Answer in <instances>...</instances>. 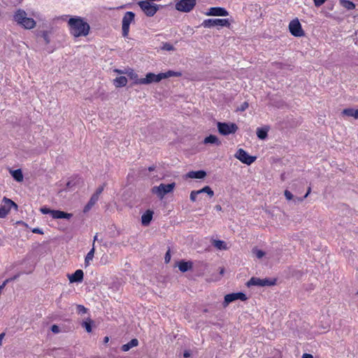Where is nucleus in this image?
Masks as SVG:
<instances>
[{
	"instance_id": "obj_3",
	"label": "nucleus",
	"mask_w": 358,
	"mask_h": 358,
	"mask_svg": "<svg viewBox=\"0 0 358 358\" xmlns=\"http://www.w3.org/2000/svg\"><path fill=\"white\" fill-rule=\"evenodd\" d=\"M14 21L20 27L26 29H34L36 25V21L27 16V13L22 9L17 10L13 15Z\"/></svg>"
},
{
	"instance_id": "obj_16",
	"label": "nucleus",
	"mask_w": 358,
	"mask_h": 358,
	"mask_svg": "<svg viewBox=\"0 0 358 358\" xmlns=\"http://www.w3.org/2000/svg\"><path fill=\"white\" fill-rule=\"evenodd\" d=\"M206 16H221L225 17L229 15V12L222 7H210L205 13Z\"/></svg>"
},
{
	"instance_id": "obj_23",
	"label": "nucleus",
	"mask_w": 358,
	"mask_h": 358,
	"mask_svg": "<svg viewBox=\"0 0 358 358\" xmlns=\"http://www.w3.org/2000/svg\"><path fill=\"white\" fill-rule=\"evenodd\" d=\"M128 80L125 76H119L113 80L114 86L117 88L125 87L127 85Z\"/></svg>"
},
{
	"instance_id": "obj_13",
	"label": "nucleus",
	"mask_w": 358,
	"mask_h": 358,
	"mask_svg": "<svg viewBox=\"0 0 358 358\" xmlns=\"http://www.w3.org/2000/svg\"><path fill=\"white\" fill-rule=\"evenodd\" d=\"M248 299L247 296L243 292L231 293L225 295L223 306L227 307L230 303L237 300L245 301Z\"/></svg>"
},
{
	"instance_id": "obj_8",
	"label": "nucleus",
	"mask_w": 358,
	"mask_h": 358,
	"mask_svg": "<svg viewBox=\"0 0 358 358\" xmlns=\"http://www.w3.org/2000/svg\"><path fill=\"white\" fill-rule=\"evenodd\" d=\"M217 127L219 133L223 136L235 134L238 130V126L233 122H217Z\"/></svg>"
},
{
	"instance_id": "obj_51",
	"label": "nucleus",
	"mask_w": 358,
	"mask_h": 358,
	"mask_svg": "<svg viewBox=\"0 0 358 358\" xmlns=\"http://www.w3.org/2000/svg\"><path fill=\"white\" fill-rule=\"evenodd\" d=\"M216 208H217V210H221V207H220V206H216Z\"/></svg>"
},
{
	"instance_id": "obj_12",
	"label": "nucleus",
	"mask_w": 358,
	"mask_h": 358,
	"mask_svg": "<svg viewBox=\"0 0 358 358\" xmlns=\"http://www.w3.org/2000/svg\"><path fill=\"white\" fill-rule=\"evenodd\" d=\"M234 157L243 164L250 165L255 162L257 157L250 155L245 150L242 148L237 150Z\"/></svg>"
},
{
	"instance_id": "obj_33",
	"label": "nucleus",
	"mask_w": 358,
	"mask_h": 358,
	"mask_svg": "<svg viewBox=\"0 0 358 358\" xmlns=\"http://www.w3.org/2000/svg\"><path fill=\"white\" fill-rule=\"evenodd\" d=\"M213 245L218 250H225L227 249V244L224 241L220 240H215L213 241Z\"/></svg>"
},
{
	"instance_id": "obj_24",
	"label": "nucleus",
	"mask_w": 358,
	"mask_h": 358,
	"mask_svg": "<svg viewBox=\"0 0 358 358\" xmlns=\"http://www.w3.org/2000/svg\"><path fill=\"white\" fill-rule=\"evenodd\" d=\"M203 143L206 145L207 144H211V145H220L221 144V141L220 139L215 136V135H209L208 136L206 137L203 139Z\"/></svg>"
},
{
	"instance_id": "obj_35",
	"label": "nucleus",
	"mask_w": 358,
	"mask_h": 358,
	"mask_svg": "<svg viewBox=\"0 0 358 358\" xmlns=\"http://www.w3.org/2000/svg\"><path fill=\"white\" fill-rule=\"evenodd\" d=\"M161 49L163 50H165V51H169V52L174 51L176 50V48L173 46V45H172L170 43H163L162 47H161Z\"/></svg>"
},
{
	"instance_id": "obj_41",
	"label": "nucleus",
	"mask_w": 358,
	"mask_h": 358,
	"mask_svg": "<svg viewBox=\"0 0 358 358\" xmlns=\"http://www.w3.org/2000/svg\"><path fill=\"white\" fill-rule=\"evenodd\" d=\"M113 72H115L117 74H127V68L124 69H113Z\"/></svg>"
},
{
	"instance_id": "obj_55",
	"label": "nucleus",
	"mask_w": 358,
	"mask_h": 358,
	"mask_svg": "<svg viewBox=\"0 0 358 358\" xmlns=\"http://www.w3.org/2000/svg\"><path fill=\"white\" fill-rule=\"evenodd\" d=\"M357 294H358V291H357Z\"/></svg>"
},
{
	"instance_id": "obj_9",
	"label": "nucleus",
	"mask_w": 358,
	"mask_h": 358,
	"mask_svg": "<svg viewBox=\"0 0 358 358\" xmlns=\"http://www.w3.org/2000/svg\"><path fill=\"white\" fill-rule=\"evenodd\" d=\"M196 0H176L175 8L182 13L190 12L196 6Z\"/></svg>"
},
{
	"instance_id": "obj_4",
	"label": "nucleus",
	"mask_w": 358,
	"mask_h": 358,
	"mask_svg": "<svg viewBox=\"0 0 358 358\" xmlns=\"http://www.w3.org/2000/svg\"><path fill=\"white\" fill-rule=\"evenodd\" d=\"M175 187V182H171L169 184L161 183L159 185L154 186L151 189V192L153 194L156 195L159 199H162L167 194L173 192Z\"/></svg>"
},
{
	"instance_id": "obj_26",
	"label": "nucleus",
	"mask_w": 358,
	"mask_h": 358,
	"mask_svg": "<svg viewBox=\"0 0 358 358\" xmlns=\"http://www.w3.org/2000/svg\"><path fill=\"white\" fill-rule=\"evenodd\" d=\"M138 345V341L136 338L131 339L129 343L122 346V350L123 352H127L131 348L136 347Z\"/></svg>"
},
{
	"instance_id": "obj_34",
	"label": "nucleus",
	"mask_w": 358,
	"mask_h": 358,
	"mask_svg": "<svg viewBox=\"0 0 358 358\" xmlns=\"http://www.w3.org/2000/svg\"><path fill=\"white\" fill-rule=\"evenodd\" d=\"M252 252L253 255L257 259H261L266 256L265 252H264L263 250L258 249L257 248H253L252 250Z\"/></svg>"
},
{
	"instance_id": "obj_10",
	"label": "nucleus",
	"mask_w": 358,
	"mask_h": 358,
	"mask_svg": "<svg viewBox=\"0 0 358 358\" xmlns=\"http://www.w3.org/2000/svg\"><path fill=\"white\" fill-rule=\"evenodd\" d=\"M288 29L290 34L295 37H302L305 35V32L298 18H294L289 22Z\"/></svg>"
},
{
	"instance_id": "obj_37",
	"label": "nucleus",
	"mask_w": 358,
	"mask_h": 358,
	"mask_svg": "<svg viewBox=\"0 0 358 358\" xmlns=\"http://www.w3.org/2000/svg\"><path fill=\"white\" fill-rule=\"evenodd\" d=\"M40 211L41 212V213L44 215L50 214V215L52 216V212L53 211V210H50L48 208L44 206L40 208Z\"/></svg>"
},
{
	"instance_id": "obj_44",
	"label": "nucleus",
	"mask_w": 358,
	"mask_h": 358,
	"mask_svg": "<svg viewBox=\"0 0 358 358\" xmlns=\"http://www.w3.org/2000/svg\"><path fill=\"white\" fill-rule=\"evenodd\" d=\"M103 188L99 187L97 189L96 192L94 194H97V198L99 199L100 194L102 192Z\"/></svg>"
},
{
	"instance_id": "obj_29",
	"label": "nucleus",
	"mask_w": 358,
	"mask_h": 358,
	"mask_svg": "<svg viewBox=\"0 0 358 358\" xmlns=\"http://www.w3.org/2000/svg\"><path fill=\"white\" fill-rule=\"evenodd\" d=\"M343 114L346 116L352 117L355 119H358V109L346 108L343 110Z\"/></svg>"
},
{
	"instance_id": "obj_18",
	"label": "nucleus",
	"mask_w": 358,
	"mask_h": 358,
	"mask_svg": "<svg viewBox=\"0 0 358 358\" xmlns=\"http://www.w3.org/2000/svg\"><path fill=\"white\" fill-rule=\"evenodd\" d=\"M84 273L80 269L76 270L75 273L68 275V278L70 282H80L83 280Z\"/></svg>"
},
{
	"instance_id": "obj_42",
	"label": "nucleus",
	"mask_w": 358,
	"mask_h": 358,
	"mask_svg": "<svg viewBox=\"0 0 358 358\" xmlns=\"http://www.w3.org/2000/svg\"><path fill=\"white\" fill-rule=\"evenodd\" d=\"M171 253H170V251H167L166 255H165V257H164V260H165V262L166 263H169L171 260Z\"/></svg>"
},
{
	"instance_id": "obj_5",
	"label": "nucleus",
	"mask_w": 358,
	"mask_h": 358,
	"mask_svg": "<svg viewBox=\"0 0 358 358\" xmlns=\"http://www.w3.org/2000/svg\"><path fill=\"white\" fill-rule=\"evenodd\" d=\"M138 5L145 15L148 17L154 16L160 7V6L147 0L138 1Z\"/></svg>"
},
{
	"instance_id": "obj_47",
	"label": "nucleus",
	"mask_w": 358,
	"mask_h": 358,
	"mask_svg": "<svg viewBox=\"0 0 358 358\" xmlns=\"http://www.w3.org/2000/svg\"><path fill=\"white\" fill-rule=\"evenodd\" d=\"M4 337H5V333H1L0 334V346H1V345H2L3 339L4 338Z\"/></svg>"
},
{
	"instance_id": "obj_45",
	"label": "nucleus",
	"mask_w": 358,
	"mask_h": 358,
	"mask_svg": "<svg viewBox=\"0 0 358 358\" xmlns=\"http://www.w3.org/2000/svg\"><path fill=\"white\" fill-rule=\"evenodd\" d=\"M183 356L185 358L189 357L191 356V352L189 350H185L183 353Z\"/></svg>"
},
{
	"instance_id": "obj_25",
	"label": "nucleus",
	"mask_w": 358,
	"mask_h": 358,
	"mask_svg": "<svg viewBox=\"0 0 358 358\" xmlns=\"http://www.w3.org/2000/svg\"><path fill=\"white\" fill-rule=\"evenodd\" d=\"M178 266L181 272H185L190 270L192 268V262L190 261H181L178 263Z\"/></svg>"
},
{
	"instance_id": "obj_54",
	"label": "nucleus",
	"mask_w": 358,
	"mask_h": 358,
	"mask_svg": "<svg viewBox=\"0 0 358 358\" xmlns=\"http://www.w3.org/2000/svg\"><path fill=\"white\" fill-rule=\"evenodd\" d=\"M124 7H125V6H122L120 7V8H123Z\"/></svg>"
},
{
	"instance_id": "obj_48",
	"label": "nucleus",
	"mask_w": 358,
	"mask_h": 358,
	"mask_svg": "<svg viewBox=\"0 0 358 358\" xmlns=\"http://www.w3.org/2000/svg\"><path fill=\"white\" fill-rule=\"evenodd\" d=\"M17 224H22V225H23L24 227H27V224H26L25 222H24L22 221H19V222H17Z\"/></svg>"
},
{
	"instance_id": "obj_38",
	"label": "nucleus",
	"mask_w": 358,
	"mask_h": 358,
	"mask_svg": "<svg viewBox=\"0 0 358 358\" xmlns=\"http://www.w3.org/2000/svg\"><path fill=\"white\" fill-rule=\"evenodd\" d=\"M284 194H285L286 199L288 201H291L294 198L293 194L289 190H285L284 192Z\"/></svg>"
},
{
	"instance_id": "obj_27",
	"label": "nucleus",
	"mask_w": 358,
	"mask_h": 358,
	"mask_svg": "<svg viewBox=\"0 0 358 358\" xmlns=\"http://www.w3.org/2000/svg\"><path fill=\"white\" fill-rule=\"evenodd\" d=\"M95 249H94V243H93L92 248L89 251L85 258V266L87 267L90 265L91 262L92 261L94 256Z\"/></svg>"
},
{
	"instance_id": "obj_31",
	"label": "nucleus",
	"mask_w": 358,
	"mask_h": 358,
	"mask_svg": "<svg viewBox=\"0 0 358 358\" xmlns=\"http://www.w3.org/2000/svg\"><path fill=\"white\" fill-rule=\"evenodd\" d=\"M97 194H93L87 203V204L85 206L84 208V211L87 212L91 209V208L96 203V202L98 201Z\"/></svg>"
},
{
	"instance_id": "obj_1",
	"label": "nucleus",
	"mask_w": 358,
	"mask_h": 358,
	"mask_svg": "<svg viewBox=\"0 0 358 358\" xmlns=\"http://www.w3.org/2000/svg\"><path fill=\"white\" fill-rule=\"evenodd\" d=\"M67 24L69 32L73 37L86 36L90 33V24L81 17H71L67 22Z\"/></svg>"
},
{
	"instance_id": "obj_14",
	"label": "nucleus",
	"mask_w": 358,
	"mask_h": 358,
	"mask_svg": "<svg viewBox=\"0 0 358 358\" xmlns=\"http://www.w3.org/2000/svg\"><path fill=\"white\" fill-rule=\"evenodd\" d=\"M203 193L208 194L210 197H213L214 196V192L212 189L209 186H205L201 189L192 191L189 194L190 201L192 202L196 201L197 196Z\"/></svg>"
},
{
	"instance_id": "obj_43",
	"label": "nucleus",
	"mask_w": 358,
	"mask_h": 358,
	"mask_svg": "<svg viewBox=\"0 0 358 358\" xmlns=\"http://www.w3.org/2000/svg\"><path fill=\"white\" fill-rule=\"evenodd\" d=\"M31 231L34 234H43V230L39 228H34L31 229Z\"/></svg>"
},
{
	"instance_id": "obj_21",
	"label": "nucleus",
	"mask_w": 358,
	"mask_h": 358,
	"mask_svg": "<svg viewBox=\"0 0 358 358\" xmlns=\"http://www.w3.org/2000/svg\"><path fill=\"white\" fill-rule=\"evenodd\" d=\"M270 129L268 126L258 127L256 130L257 137L261 140H265L268 136V132Z\"/></svg>"
},
{
	"instance_id": "obj_2",
	"label": "nucleus",
	"mask_w": 358,
	"mask_h": 358,
	"mask_svg": "<svg viewBox=\"0 0 358 358\" xmlns=\"http://www.w3.org/2000/svg\"><path fill=\"white\" fill-rule=\"evenodd\" d=\"M181 76L182 73L180 72L171 70L164 73H159L158 74L150 72L146 73L145 76L143 78V81L141 83L142 85H147L154 83H159L161 80L171 77H180Z\"/></svg>"
},
{
	"instance_id": "obj_28",
	"label": "nucleus",
	"mask_w": 358,
	"mask_h": 358,
	"mask_svg": "<svg viewBox=\"0 0 358 358\" xmlns=\"http://www.w3.org/2000/svg\"><path fill=\"white\" fill-rule=\"evenodd\" d=\"M10 173L17 182H22L23 180L24 176L21 169L10 170Z\"/></svg>"
},
{
	"instance_id": "obj_15",
	"label": "nucleus",
	"mask_w": 358,
	"mask_h": 358,
	"mask_svg": "<svg viewBox=\"0 0 358 358\" xmlns=\"http://www.w3.org/2000/svg\"><path fill=\"white\" fill-rule=\"evenodd\" d=\"M275 284L274 282L271 281L268 279L264 278L261 279L259 278H252L248 282L247 286H259V287H264V286H271Z\"/></svg>"
},
{
	"instance_id": "obj_39",
	"label": "nucleus",
	"mask_w": 358,
	"mask_h": 358,
	"mask_svg": "<svg viewBox=\"0 0 358 358\" xmlns=\"http://www.w3.org/2000/svg\"><path fill=\"white\" fill-rule=\"evenodd\" d=\"M327 0H313L314 4L316 7H320L326 2Z\"/></svg>"
},
{
	"instance_id": "obj_40",
	"label": "nucleus",
	"mask_w": 358,
	"mask_h": 358,
	"mask_svg": "<svg viewBox=\"0 0 358 358\" xmlns=\"http://www.w3.org/2000/svg\"><path fill=\"white\" fill-rule=\"evenodd\" d=\"M51 331L54 333V334H59L60 332V329L59 327V326L56 325V324H53L52 327H51Z\"/></svg>"
},
{
	"instance_id": "obj_20",
	"label": "nucleus",
	"mask_w": 358,
	"mask_h": 358,
	"mask_svg": "<svg viewBox=\"0 0 358 358\" xmlns=\"http://www.w3.org/2000/svg\"><path fill=\"white\" fill-rule=\"evenodd\" d=\"M187 178L192 179H203L206 176V172L202 170L192 171L187 173Z\"/></svg>"
},
{
	"instance_id": "obj_6",
	"label": "nucleus",
	"mask_w": 358,
	"mask_h": 358,
	"mask_svg": "<svg viewBox=\"0 0 358 358\" xmlns=\"http://www.w3.org/2000/svg\"><path fill=\"white\" fill-rule=\"evenodd\" d=\"M201 26L204 28H211L213 27H225L229 28L231 22L227 18H211L206 19L203 21Z\"/></svg>"
},
{
	"instance_id": "obj_52",
	"label": "nucleus",
	"mask_w": 358,
	"mask_h": 358,
	"mask_svg": "<svg viewBox=\"0 0 358 358\" xmlns=\"http://www.w3.org/2000/svg\"><path fill=\"white\" fill-rule=\"evenodd\" d=\"M97 238V235H96L94 237V242L96 240Z\"/></svg>"
},
{
	"instance_id": "obj_36",
	"label": "nucleus",
	"mask_w": 358,
	"mask_h": 358,
	"mask_svg": "<svg viewBox=\"0 0 358 358\" xmlns=\"http://www.w3.org/2000/svg\"><path fill=\"white\" fill-rule=\"evenodd\" d=\"M77 312L78 314H85L87 312V309L83 305L77 306Z\"/></svg>"
},
{
	"instance_id": "obj_17",
	"label": "nucleus",
	"mask_w": 358,
	"mask_h": 358,
	"mask_svg": "<svg viewBox=\"0 0 358 358\" xmlns=\"http://www.w3.org/2000/svg\"><path fill=\"white\" fill-rule=\"evenodd\" d=\"M134 85H142L143 78H139L138 75L131 68H127V74Z\"/></svg>"
},
{
	"instance_id": "obj_46",
	"label": "nucleus",
	"mask_w": 358,
	"mask_h": 358,
	"mask_svg": "<svg viewBox=\"0 0 358 358\" xmlns=\"http://www.w3.org/2000/svg\"><path fill=\"white\" fill-rule=\"evenodd\" d=\"M302 358H313V356L310 354L305 353L302 355Z\"/></svg>"
},
{
	"instance_id": "obj_22",
	"label": "nucleus",
	"mask_w": 358,
	"mask_h": 358,
	"mask_svg": "<svg viewBox=\"0 0 358 358\" xmlns=\"http://www.w3.org/2000/svg\"><path fill=\"white\" fill-rule=\"evenodd\" d=\"M153 211L150 210H146L141 216V223L143 226H148L152 221Z\"/></svg>"
},
{
	"instance_id": "obj_7",
	"label": "nucleus",
	"mask_w": 358,
	"mask_h": 358,
	"mask_svg": "<svg viewBox=\"0 0 358 358\" xmlns=\"http://www.w3.org/2000/svg\"><path fill=\"white\" fill-rule=\"evenodd\" d=\"M12 208L17 209V205L11 199L3 197L0 203V218L6 217Z\"/></svg>"
},
{
	"instance_id": "obj_11",
	"label": "nucleus",
	"mask_w": 358,
	"mask_h": 358,
	"mask_svg": "<svg viewBox=\"0 0 358 358\" xmlns=\"http://www.w3.org/2000/svg\"><path fill=\"white\" fill-rule=\"evenodd\" d=\"M135 14L133 12H127L122 21V35L127 37L129 35L130 24L134 22Z\"/></svg>"
},
{
	"instance_id": "obj_50",
	"label": "nucleus",
	"mask_w": 358,
	"mask_h": 358,
	"mask_svg": "<svg viewBox=\"0 0 358 358\" xmlns=\"http://www.w3.org/2000/svg\"><path fill=\"white\" fill-rule=\"evenodd\" d=\"M310 193V187L308 188L307 193L304 196V198H306Z\"/></svg>"
},
{
	"instance_id": "obj_19",
	"label": "nucleus",
	"mask_w": 358,
	"mask_h": 358,
	"mask_svg": "<svg viewBox=\"0 0 358 358\" xmlns=\"http://www.w3.org/2000/svg\"><path fill=\"white\" fill-rule=\"evenodd\" d=\"M73 217V214L66 213L59 210H53L52 212V217L55 220L66 219L70 220Z\"/></svg>"
},
{
	"instance_id": "obj_30",
	"label": "nucleus",
	"mask_w": 358,
	"mask_h": 358,
	"mask_svg": "<svg viewBox=\"0 0 358 358\" xmlns=\"http://www.w3.org/2000/svg\"><path fill=\"white\" fill-rule=\"evenodd\" d=\"M341 5L347 10H353L355 8V3L349 0H339Z\"/></svg>"
},
{
	"instance_id": "obj_32",
	"label": "nucleus",
	"mask_w": 358,
	"mask_h": 358,
	"mask_svg": "<svg viewBox=\"0 0 358 358\" xmlns=\"http://www.w3.org/2000/svg\"><path fill=\"white\" fill-rule=\"evenodd\" d=\"M93 321L90 318H87L82 322V327L85 329L87 332L90 333L92 331V326Z\"/></svg>"
},
{
	"instance_id": "obj_49",
	"label": "nucleus",
	"mask_w": 358,
	"mask_h": 358,
	"mask_svg": "<svg viewBox=\"0 0 358 358\" xmlns=\"http://www.w3.org/2000/svg\"><path fill=\"white\" fill-rule=\"evenodd\" d=\"M108 341H109V337H108V336L104 337V338H103L104 343H107Z\"/></svg>"
},
{
	"instance_id": "obj_53",
	"label": "nucleus",
	"mask_w": 358,
	"mask_h": 358,
	"mask_svg": "<svg viewBox=\"0 0 358 358\" xmlns=\"http://www.w3.org/2000/svg\"><path fill=\"white\" fill-rule=\"evenodd\" d=\"M244 104H245V108H247V107H248V103H245Z\"/></svg>"
}]
</instances>
